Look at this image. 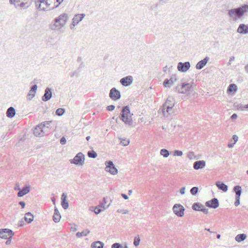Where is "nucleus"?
Instances as JSON below:
<instances>
[{
    "label": "nucleus",
    "instance_id": "nucleus-4",
    "mask_svg": "<svg viewBox=\"0 0 248 248\" xmlns=\"http://www.w3.org/2000/svg\"><path fill=\"white\" fill-rule=\"evenodd\" d=\"M133 115V114L130 112L129 107L128 106H126L123 107L119 115V118L126 125L131 126L133 125L132 118Z\"/></svg>",
    "mask_w": 248,
    "mask_h": 248
},
{
    "label": "nucleus",
    "instance_id": "nucleus-39",
    "mask_svg": "<svg viewBox=\"0 0 248 248\" xmlns=\"http://www.w3.org/2000/svg\"><path fill=\"white\" fill-rule=\"evenodd\" d=\"M190 193L192 195H195L197 194L198 193V187H193L191 189H190Z\"/></svg>",
    "mask_w": 248,
    "mask_h": 248
},
{
    "label": "nucleus",
    "instance_id": "nucleus-17",
    "mask_svg": "<svg viewBox=\"0 0 248 248\" xmlns=\"http://www.w3.org/2000/svg\"><path fill=\"white\" fill-rule=\"evenodd\" d=\"M237 32L242 34H248V24L243 23L239 24L237 29Z\"/></svg>",
    "mask_w": 248,
    "mask_h": 248
},
{
    "label": "nucleus",
    "instance_id": "nucleus-47",
    "mask_svg": "<svg viewBox=\"0 0 248 248\" xmlns=\"http://www.w3.org/2000/svg\"><path fill=\"white\" fill-rule=\"evenodd\" d=\"M9 2L11 4L14 5L15 7L16 8H17L19 7V4H16V0H9Z\"/></svg>",
    "mask_w": 248,
    "mask_h": 248
},
{
    "label": "nucleus",
    "instance_id": "nucleus-42",
    "mask_svg": "<svg viewBox=\"0 0 248 248\" xmlns=\"http://www.w3.org/2000/svg\"><path fill=\"white\" fill-rule=\"evenodd\" d=\"M37 88V86L36 84L32 85V93L33 92V93H32V98L35 96V93H36V91Z\"/></svg>",
    "mask_w": 248,
    "mask_h": 248
},
{
    "label": "nucleus",
    "instance_id": "nucleus-23",
    "mask_svg": "<svg viewBox=\"0 0 248 248\" xmlns=\"http://www.w3.org/2000/svg\"><path fill=\"white\" fill-rule=\"evenodd\" d=\"M16 113L15 108L13 107H9L6 111V116L8 118H13Z\"/></svg>",
    "mask_w": 248,
    "mask_h": 248
},
{
    "label": "nucleus",
    "instance_id": "nucleus-53",
    "mask_svg": "<svg viewBox=\"0 0 248 248\" xmlns=\"http://www.w3.org/2000/svg\"><path fill=\"white\" fill-rule=\"evenodd\" d=\"M235 59V57L234 56H232L230 58L229 61L227 63L228 65H230L231 64V62L234 61Z\"/></svg>",
    "mask_w": 248,
    "mask_h": 248
},
{
    "label": "nucleus",
    "instance_id": "nucleus-1",
    "mask_svg": "<svg viewBox=\"0 0 248 248\" xmlns=\"http://www.w3.org/2000/svg\"><path fill=\"white\" fill-rule=\"evenodd\" d=\"M247 13H248V4H243L236 8L229 10L228 15L231 18L236 20L241 18Z\"/></svg>",
    "mask_w": 248,
    "mask_h": 248
},
{
    "label": "nucleus",
    "instance_id": "nucleus-61",
    "mask_svg": "<svg viewBox=\"0 0 248 248\" xmlns=\"http://www.w3.org/2000/svg\"><path fill=\"white\" fill-rule=\"evenodd\" d=\"M31 95V89L29 90L28 94V96H27L28 100H31V97H30Z\"/></svg>",
    "mask_w": 248,
    "mask_h": 248
},
{
    "label": "nucleus",
    "instance_id": "nucleus-15",
    "mask_svg": "<svg viewBox=\"0 0 248 248\" xmlns=\"http://www.w3.org/2000/svg\"><path fill=\"white\" fill-rule=\"evenodd\" d=\"M205 205L208 207L216 209L219 206V202L217 198H213L210 201H207Z\"/></svg>",
    "mask_w": 248,
    "mask_h": 248
},
{
    "label": "nucleus",
    "instance_id": "nucleus-18",
    "mask_svg": "<svg viewBox=\"0 0 248 248\" xmlns=\"http://www.w3.org/2000/svg\"><path fill=\"white\" fill-rule=\"evenodd\" d=\"M85 16L84 14H76L72 19L73 25L76 26L83 19Z\"/></svg>",
    "mask_w": 248,
    "mask_h": 248
},
{
    "label": "nucleus",
    "instance_id": "nucleus-5",
    "mask_svg": "<svg viewBox=\"0 0 248 248\" xmlns=\"http://www.w3.org/2000/svg\"><path fill=\"white\" fill-rule=\"evenodd\" d=\"M69 19V16L66 13L61 14L54 20V23L52 25V29H60L63 27Z\"/></svg>",
    "mask_w": 248,
    "mask_h": 248
},
{
    "label": "nucleus",
    "instance_id": "nucleus-14",
    "mask_svg": "<svg viewBox=\"0 0 248 248\" xmlns=\"http://www.w3.org/2000/svg\"><path fill=\"white\" fill-rule=\"evenodd\" d=\"M133 81V78L131 76H128L122 78L120 80V83L124 86H128L130 85Z\"/></svg>",
    "mask_w": 248,
    "mask_h": 248
},
{
    "label": "nucleus",
    "instance_id": "nucleus-30",
    "mask_svg": "<svg viewBox=\"0 0 248 248\" xmlns=\"http://www.w3.org/2000/svg\"><path fill=\"white\" fill-rule=\"evenodd\" d=\"M233 190L235 193V197H240L242 193V188L239 186H236L233 187Z\"/></svg>",
    "mask_w": 248,
    "mask_h": 248
},
{
    "label": "nucleus",
    "instance_id": "nucleus-64",
    "mask_svg": "<svg viewBox=\"0 0 248 248\" xmlns=\"http://www.w3.org/2000/svg\"><path fill=\"white\" fill-rule=\"evenodd\" d=\"M121 196L125 200H127L128 199V197L127 196V195L125 194H121Z\"/></svg>",
    "mask_w": 248,
    "mask_h": 248
},
{
    "label": "nucleus",
    "instance_id": "nucleus-55",
    "mask_svg": "<svg viewBox=\"0 0 248 248\" xmlns=\"http://www.w3.org/2000/svg\"><path fill=\"white\" fill-rule=\"evenodd\" d=\"M169 0H159L158 3L159 5H162L166 3Z\"/></svg>",
    "mask_w": 248,
    "mask_h": 248
},
{
    "label": "nucleus",
    "instance_id": "nucleus-46",
    "mask_svg": "<svg viewBox=\"0 0 248 248\" xmlns=\"http://www.w3.org/2000/svg\"><path fill=\"white\" fill-rule=\"evenodd\" d=\"M121 143L124 146H127L129 143V140H123L121 141Z\"/></svg>",
    "mask_w": 248,
    "mask_h": 248
},
{
    "label": "nucleus",
    "instance_id": "nucleus-8",
    "mask_svg": "<svg viewBox=\"0 0 248 248\" xmlns=\"http://www.w3.org/2000/svg\"><path fill=\"white\" fill-rule=\"evenodd\" d=\"M84 162V155L81 152L78 153L74 158L70 160V163L75 165H82Z\"/></svg>",
    "mask_w": 248,
    "mask_h": 248
},
{
    "label": "nucleus",
    "instance_id": "nucleus-28",
    "mask_svg": "<svg viewBox=\"0 0 248 248\" xmlns=\"http://www.w3.org/2000/svg\"><path fill=\"white\" fill-rule=\"evenodd\" d=\"M104 243L100 241H97L96 242H93L91 247L92 248H103L104 247Z\"/></svg>",
    "mask_w": 248,
    "mask_h": 248
},
{
    "label": "nucleus",
    "instance_id": "nucleus-33",
    "mask_svg": "<svg viewBox=\"0 0 248 248\" xmlns=\"http://www.w3.org/2000/svg\"><path fill=\"white\" fill-rule=\"evenodd\" d=\"M160 155L164 157H167L170 155V153L168 150L165 149H162L160 152Z\"/></svg>",
    "mask_w": 248,
    "mask_h": 248
},
{
    "label": "nucleus",
    "instance_id": "nucleus-16",
    "mask_svg": "<svg viewBox=\"0 0 248 248\" xmlns=\"http://www.w3.org/2000/svg\"><path fill=\"white\" fill-rule=\"evenodd\" d=\"M52 96V90L49 88H46L45 90V93L42 97V100L46 102L50 100Z\"/></svg>",
    "mask_w": 248,
    "mask_h": 248
},
{
    "label": "nucleus",
    "instance_id": "nucleus-37",
    "mask_svg": "<svg viewBox=\"0 0 248 248\" xmlns=\"http://www.w3.org/2000/svg\"><path fill=\"white\" fill-rule=\"evenodd\" d=\"M65 112V109L62 108H59L56 111V114L59 116L62 115Z\"/></svg>",
    "mask_w": 248,
    "mask_h": 248
},
{
    "label": "nucleus",
    "instance_id": "nucleus-24",
    "mask_svg": "<svg viewBox=\"0 0 248 248\" xmlns=\"http://www.w3.org/2000/svg\"><path fill=\"white\" fill-rule=\"evenodd\" d=\"M108 202V198L104 197L103 198V201L100 202L99 204V207L103 208L104 210L107 209L110 205V203L107 204Z\"/></svg>",
    "mask_w": 248,
    "mask_h": 248
},
{
    "label": "nucleus",
    "instance_id": "nucleus-11",
    "mask_svg": "<svg viewBox=\"0 0 248 248\" xmlns=\"http://www.w3.org/2000/svg\"><path fill=\"white\" fill-rule=\"evenodd\" d=\"M14 232L9 229H2L0 230V237L2 239H7L9 237H12Z\"/></svg>",
    "mask_w": 248,
    "mask_h": 248
},
{
    "label": "nucleus",
    "instance_id": "nucleus-3",
    "mask_svg": "<svg viewBox=\"0 0 248 248\" xmlns=\"http://www.w3.org/2000/svg\"><path fill=\"white\" fill-rule=\"evenodd\" d=\"M50 123L51 122L45 121L37 125L33 130V134L36 137H43L48 135L51 132V128L49 127Z\"/></svg>",
    "mask_w": 248,
    "mask_h": 248
},
{
    "label": "nucleus",
    "instance_id": "nucleus-7",
    "mask_svg": "<svg viewBox=\"0 0 248 248\" xmlns=\"http://www.w3.org/2000/svg\"><path fill=\"white\" fill-rule=\"evenodd\" d=\"M192 85L189 83H183L181 88L176 87L175 91L178 92L179 93L187 94L192 91Z\"/></svg>",
    "mask_w": 248,
    "mask_h": 248
},
{
    "label": "nucleus",
    "instance_id": "nucleus-51",
    "mask_svg": "<svg viewBox=\"0 0 248 248\" xmlns=\"http://www.w3.org/2000/svg\"><path fill=\"white\" fill-rule=\"evenodd\" d=\"M66 140L65 138L64 137H62V138H61V139L60 140V143L62 145H64L66 144Z\"/></svg>",
    "mask_w": 248,
    "mask_h": 248
},
{
    "label": "nucleus",
    "instance_id": "nucleus-48",
    "mask_svg": "<svg viewBox=\"0 0 248 248\" xmlns=\"http://www.w3.org/2000/svg\"><path fill=\"white\" fill-rule=\"evenodd\" d=\"M62 0H56V2L58 3V4L57 5H54V6H51V8H50V9H54L55 8H57L59 6V5L62 3Z\"/></svg>",
    "mask_w": 248,
    "mask_h": 248
},
{
    "label": "nucleus",
    "instance_id": "nucleus-25",
    "mask_svg": "<svg viewBox=\"0 0 248 248\" xmlns=\"http://www.w3.org/2000/svg\"><path fill=\"white\" fill-rule=\"evenodd\" d=\"M30 187L29 186H25L22 189H20L17 193V196L19 197H23L30 191Z\"/></svg>",
    "mask_w": 248,
    "mask_h": 248
},
{
    "label": "nucleus",
    "instance_id": "nucleus-45",
    "mask_svg": "<svg viewBox=\"0 0 248 248\" xmlns=\"http://www.w3.org/2000/svg\"><path fill=\"white\" fill-rule=\"evenodd\" d=\"M111 248H121L122 247V245L118 243H114L111 245Z\"/></svg>",
    "mask_w": 248,
    "mask_h": 248
},
{
    "label": "nucleus",
    "instance_id": "nucleus-43",
    "mask_svg": "<svg viewBox=\"0 0 248 248\" xmlns=\"http://www.w3.org/2000/svg\"><path fill=\"white\" fill-rule=\"evenodd\" d=\"M163 85L165 87H170L171 85H170V80H169L168 79H166L163 82Z\"/></svg>",
    "mask_w": 248,
    "mask_h": 248
},
{
    "label": "nucleus",
    "instance_id": "nucleus-10",
    "mask_svg": "<svg viewBox=\"0 0 248 248\" xmlns=\"http://www.w3.org/2000/svg\"><path fill=\"white\" fill-rule=\"evenodd\" d=\"M174 213L178 217H182L184 215V207L180 204H175L172 208Z\"/></svg>",
    "mask_w": 248,
    "mask_h": 248
},
{
    "label": "nucleus",
    "instance_id": "nucleus-20",
    "mask_svg": "<svg viewBox=\"0 0 248 248\" xmlns=\"http://www.w3.org/2000/svg\"><path fill=\"white\" fill-rule=\"evenodd\" d=\"M205 165V162L204 160H200L194 163L193 168L195 170H198L203 168Z\"/></svg>",
    "mask_w": 248,
    "mask_h": 248
},
{
    "label": "nucleus",
    "instance_id": "nucleus-19",
    "mask_svg": "<svg viewBox=\"0 0 248 248\" xmlns=\"http://www.w3.org/2000/svg\"><path fill=\"white\" fill-rule=\"evenodd\" d=\"M209 60V58L207 56L205 57L203 60L199 61L196 65V68L200 70L202 69L207 63Z\"/></svg>",
    "mask_w": 248,
    "mask_h": 248
},
{
    "label": "nucleus",
    "instance_id": "nucleus-38",
    "mask_svg": "<svg viewBox=\"0 0 248 248\" xmlns=\"http://www.w3.org/2000/svg\"><path fill=\"white\" fill-rule=\"evenodd\" d=\"M140 241V239L139 236L135 237L134 238V243H133L134 245L136 247H137L139 245Z\"/></svg>",
    "mask_w": 248,
    "mask_h": 248
},
{
    "label": "nucleus",
    "instance_id": "nucleus-12",
    "mask_svg": "<svg viewBox=\"0 0 248 248\" xmlns=\"http://www.w3.org/2000/svg\"><path fill=\"white\" fill-rule=\"evenodd\" d=\"M109 97L113 100H118L121 97L120 92L113 87L110 90Z\"/></svg>",
    "mask_w": 248,
    "mask_h": 248
},
{
    "label": "nucleus",
    "instance_id": "nucleus-26",
    "mask_svg": "<svg viewBox=\"0 0 248 248\" xmlns=\"http://www.w3.org/2000/svg\"><path fill=\"white\" fill-rule=\"evenodd\" d=\"M216 185L219 189L222 190L223 192H226L228 190V186L222 182L217 181Z\"/></svg>",
    "mask_w": 248,
    "mask_h": 248
},
{
    "label": "nucleus",
    "instance_id": "nucleus-31",
    "mask_svg": "<svg viewBox=\"0 0 248 248\" xmlns=\"http://www.w3.org/2000/svg\"><path fill=\"white\" fill-rule=\"evenodd\" d=\"M247 237L246 234L244 233L239 234L235 236V239L238 242L244 241Z\"/></svg>",
    "mask_w": 248,
    "mask_h": 248
},
{
    "label": "nucleus",
    "instance_id": "nucleus-36",
    "mask_svg": "<svg viewBox=\"0 0 248 248\" xmlns=\"http://www.w3.org/2000/svg\"><path fill=\"white\" fill-rule=\"evenodd\" d=\"M22 1L20 3V4H19V6H20L21 7H23L24 9L25 8H27L28 7H29L30 5H31V3H29L28 1H23V0H22Z\"/></svg>",
    "mask_w": 248,
    "mask_h": 248
},
{
    "label": "nucleus",
    "instance_id": "nucleus-59",
    "mask_svg": "<svg viewBox=\"0 0 248 248\" xmlns=\"http://www.w3.org/2000/svg\"><path fill=\"white\" fill-rule=\"evenodd\" d=\"M12 238V237H9L8 238H7L6 239H7V240L6 241L5 244L6 245H9L11 243Z\"/></svg>",
    "mask_w": 248,
    "mask_h": 248
},
{
    "label": "nucleus",
    "instance_id": "nucleus-49",
    "mask_svg": "<svg viewBox=\"0 0 248 248\" xmlns=\"http://www.w3.org/2000/svg\"><path fill=\"white\" fill-rule=\"evenodd\" d=\"M240 197H235V201L234 202L235 206H237L240 204Z\"/></svg>",
    "mask_w": 248,
    "mask_h": 248
},
{
    "label": "nucleus",
    "instance_id": "nucleus-40",
    "mask_svg": "<svg viewBox=\"0 0 248 248\" xmlns=\"http://www.w3.org/2000/svg\"><path fill=\"white\" fill-rule=\"evenodd\" d=\"M104 210L103 208L99 207V205H98V206H97L95 208V209L94 210V212L95 214L97 215Z\"/></svg>",
    "mask_w": 248,
    "mask_h": 248
},
{
    "label": "nucleus",
    "instance_id": "nucleus-57",
    "mask_svg": "<svg viewBox=\"0 0 248 248\" xmlns=\"http://www.w3.org/2000/svg\"><path fill=\"white\" fill-rule=\"evenodd\" d=\"M185 187H181L180 189V193L182 195L184 194L185 193Z\"/></svg>",
    "mask_w": 248,
    "mask_h": 248
},
{
    "label": "nucleus",
    "instance_id": "nucleus-58",
    "mask_svg": "<svg viewBox=\"0 0 248 248\" xmlns=\"http://www.w3.org/2000/svg\"><path fill=\"white\" fill-rule=\"evenodd\" d=\"M20 187L19 186V184H16V185H15V186L14 187V189L15 190H18L19 191V190H20Z\"/></svg>",
    "mask_w": 248,
    "mask_h": 248
},
{
    "label": "nucleus",
    "instance_id": "nucleus-27",
    "mask_svg": "<svg viewBox=\"0 0 248 248\" xmlns=\"http://www.w3.org/2000/svg\"><path fill=\"white\" fill-rule=\"evenodd\" d=\"M204 207V205L199 202H195L192 205V208L194 210L201 211L202 208Z\"/></svg>",
    "mask_w": 248,
    "mask_h": 248
},
{
    "label": "nucleus",
    "instance_id": "nucleus-60",
    "mask_svg": "<svg viewBox=\"0 0 248 248\" xmlns=\"http://www.w3.org/2000/svg\"><path fill=\"white\" fill-rule=\"evenodd\" d=\"M19 204L22 207V208H24L25 207V206L26 205V203L23 201H20L19 202Z\"/></svg>",
    "mask_w": 248,
    "mask_h": 248
},
{
    "label": "nucleus",
    "instance_id": "nucleus-6",
    "mask_svg": "<svg viewBox=\"0 0 248 248\" xmlns=\"http://www.w3.org/2000/svg\"><path fill=\"white\" fill-rule=\"evenodd\" d=\"M36 8L40 11H48L51 10L50 9V3L48 2V0H34Z\"/></svg>",
    "mask_w": 248,
    "mask_h": 248
},
{
    "label": "nucleus",
    "instance_id": "nucleus-63",
    "mask_svg": "<svg viewBox=\"0 0 248 248\" xmlns=\"http://www.w3.org/2000/svg\"><path fill=\"white\" fill-rule=\"evenodd\" d=\"M237 117V115L236 113H233L231 117L232 120L235 119Z\"/></svg>",
    "mask_w": 248,
    "mask_h": 248
},
{
    "label": "nucleus",
    "instance_id": "nucleus-32",
    "mask_svg": "<svg viewBox=\"0 0 248 248\" xmlns=\"http://www.w3.org/2000/svg\"><path fill=\"white\" fill-rule=\"evenodd\" d=\"M89 233L90 231L87 229L83 231L82 232H78L76 233V236L78 237H81L83 236H87Z\"/></svg>",
    "mask_w": 248,
    "mask_h": 248
},
{
    "label": "nucleus",
    "instance_id": "nucleus-56",
    "mask_svg": "<svg viewBox=\"0 0 248 248\" xmlns=\"http://www.w3.org/2000/svg\"><path fill=\"white\" fill-rule=\"evenodd\" d=\"M201 211H202L205 214H207L208 213V209L207 208H205L204 207L202 208Z\"/></svg>",
    "mask_w": 248,
    "mask_h": 248
},
{
    "label": "nucleus",
    "instance_id": "nucleus-44",
    "mask_svg": "<svg viewBox=\"0 0 248 248\" xmlns=\"http://www.w3.org/2000/svg\"><path fill=\"white\" fill-rule=\"evenodd\" d=\"M173 155L175 156H181L183 155V152L180 150H175Z\"/></svg>",
    "mask_w": 248,
    "mask_h": 248
},
{
    "label": "nucleus",
    "instance_id": "nucleus-29",
    "mask_svg": "<svg viewBox=\"0 0 248 248\" xmlns=\"http://www.w3.org/2000/svg\"><path fill=\"white\" fill-rule=\"evenodd\" d=\"M237 90V87L235 84H231L227 89V92L229 93H235Z\"/></svg>",
    "mask_w": 248,
    "mask_h": 248
},
{
    "label": "nucleus",
    "instance_id": "nucleus-52",
    "mask_svg": "<svg viewBox=\"0 0 248 248\" xmlns=\"http://www.w3.org/2000/svg\"><path fill=\"white\" fill-rule=\"evenodd\" d=\"M194 156V153L193 152H189L187 154V157L190 159H192Z\"/></svg>",
    "mask_w": 248,
    "mask_h": 248
},
{
    "label": "nucleus",
    "instance_id": "nucleus-21",
    "mask_svg": "<svg viewBox=\"0 0 248 248\" xmlns=\"http://www.w3.org/2000/svg\"><path fill=\"white\" fill-rule=\"evenodd\" d=\"M67 195L66 194L63 193L62 195L61 200L62 202L61 205L64 209H67L69 206L68 202L66 201Z\"/></svg>",
    "mask_w": 248,
    "mask_h": 248
},
{
    "label": "nucleus",
    "instance_id": "nucleus-9",
    "mask_svg": "<svg viewBox=\"0 0 248 248\" xmlns=\"http://www.w3.org/2000/svg\"><path fill=\"white\" fill-rule=\"evenodd\" d=\"M106 167L105 168V170L109 172L110 173L113 175H115L118 173V170L115 168L113 163L111 161H108L105 162Z\"/></svg>",
    "mask_w": 248,
    "mask_h": 248
},
{
    "label": "nucleus",
    "instance_id": "nucleus-22",
    "mask_svg": "<svg viewBox=\"0 0 248 248\" xmlns=\"http://www.w3.org/2000/svg\"><path fill=\"white\" fill-rule=\"evenodd\" d=\"M61 216L59 212L58 208L55 207L54 213L53 216V220L56 222H59L61 219Z\"/></svg>",
    "mask_w": 248,
    "mask_h": 248
},
{
    "label": "nucleus",
    "instance_id": "nucleus-50",
    "mask_svg": "<svg viewBox=\"0 0 248 248\" xmlns=\"http://www.w3.org/2000/svg\"><path fill=\"white\" fill-rule=\"evenodd\" d=\"M115 106H114L113 105H111L108 106L107 107V110L108 111H112L115 109Z\"/></svg>",
    "mask_w": 248,
    "mask_h": 248
},
{
    "label": "nucleus",
    "instance_id": "nucleus-62",
    "mask_svg": "<svg viewBox=\"0 0 248 248\" xmlns=\"http://www.w3.org/2000/svg\"><path fill=\"white\" fill-rule=\"evenodd\" d=\"M234 144H235V142H233V143H229L228 144V147L229 148H232V147H233L234 146Z\"/></svg>",
    "mask_w": 248,
    "mask_h": 248
},
{
    "label": "nucleus",
    "instance_id": "nucleus-2",
    "mask_svg": "<svg viewBox=\"0 0 248 248\" xmlns=\"http://www.w3.org/2000/svg\"><path fill=\"white\" fill-rule=\"evenodd\" d=\"M175 104V100L173 97H168L160 109L162 114L165 117L168 118L174 112L173 107Z\"/></svg>",
    "mask_w": 248,
    "mask_h": 248
},
{
    "label": "nucleus",
    "instance_id": "nucleus-34",
    "mask_svg": "<svg viewBox=\"0 0 248 248\" xmlns=\"http://www.w3.org/2000/svg\"><path fill=\"white\" fill-rule=\"evenodd\" d=\"M31 217V212H28V213H27L25 214V216L24 218V220L27 223H31V217Z\"/></svg>",
    "mask_w": 248,
    "mask_h": 248
},
{
    "label": "nucleus",
    "instance_id": "nucleus-35",
    "mask_svg": "<svg viewBox=\"0 0 248 248\" xmlns=\"http://www.w3.org/2000/svg\"><path fill=\"white\" fill-rule=\"evenodd\" d=\"M87 154L89 157L92 158H95L97 156L96 153L93 150L88 151Z\"/></svg>",
    "mask_w": 248,
    "mask_h": 248
},
{
    "label": "nucleus",
    "instance_id": "nucleus-54",
    "mask_svg": "<svg viewBox=\"0 0 248 248\" xmlns=\"http://www.w3.org/2000/svg\"><path fill=\"white\" fill-rule=\"evenodd\" d=\"M232 139L234 140L235 143L238 141V137L237 135H234L232 136Z\"/></svg>",
    "mask_w": 248,
    "mask_h": 248
},
{
    "label": "nucleus",
    "instance_id": "nucleus-41",
    "mask_svg": "<svg viewBox=\"0 0 248 248\" xmlns=\"http://www.w3.org/2000/svg\"><path fill=\"white\" fill-rule=\"evenodd\" d=\"M177 78L176 75H173L170 79L169 80H170V85H172L174 82L177 80Z\"/></svg>",
    "mask_w": 248,
    "mask_h": 248
},
{
    "label": "nucleus",
    "instance_id": "nucleus-13",
    "mask_svg": "<svg viewBox=\"0 0 248 248\" xmlns=\"http://www.w3.org/2000/svg\"><path fill=\"white\" fill-rule=\"evenodd\" d=\"M190 67V63L189 62H179L177 64V69L181 72H186Z\"/></svg>",
    "mask_w": 248,
    "mask_h": 248
}]
</instances>
